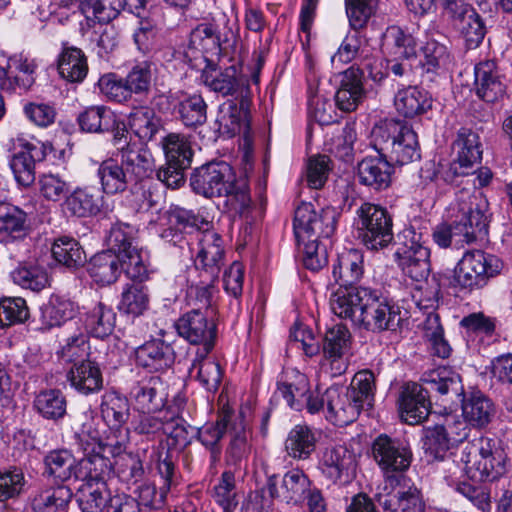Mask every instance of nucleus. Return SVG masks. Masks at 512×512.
<instances>
[{
  "mask_svg": "<svg viewBox=\"0 0 512 512\" xmlns=\"http://www.w3.org/2000/svg\"><path fill=\"white\" fill-rule=\"evenodd\" d=\"M330 308L339 318L373 333L395 331L401 321L399 308L369 287L338 289L331 295Z\"/></svg>",
  "mask_w": 512,
  "mask_h": 512,
  "instance_id": "f257e3e1",
  "label": "nucleus"
},
{
  "mask_svg": "<svg viewBox=\"0 0 512 512\" xmlns=\"http://www.w3.org/2000/svg\"><path fill=\"white\" fill-rule=\"evenodd\" d=\"M449 213V221L437 225L432 233L439 247L459 249L488 236L487 203L480 194L461 192Z\"/></svg>",
  "mask_w": 512,
  "mask_h": 512,
  "instance_id": "f03ea898",
  "label": "nucleus"
},
{
  "mask_svg": "<svg viewBox=\"0 0 512 512\" xmlns=\"http://www.w3.org/2000/svg\"><path fill=\"white\" fill-rule=\"evenodd\" d=\"M423 385L407 383L401 393V418L410 425L424 421L431 408L429 393H436L448 400L458 398L463 394L461 376L450 367H438L424 373Z\"/></svg>",
  "mask_w": 512,
  "mask_h": 512,
  "instance_id": "7ed1b4c3",
  "label": "nucleus"
},
{
  "mask_svg": "<svg viewBox=\"0 0 512 512\" xmlns=\"http://www.w3.org/2000/svg\"><path fill=\"white\" fill-rule=\"evenodd\" d=\"M237 35L228 19L223 17L212 23H201L190 33L185 58L194 68L202 63L214 67L221 57L232 58L236 50Z\"/></svg>",
  "mask_w": 512,
  "mask_h": 512,
  "instance_id": "20e7f679",
  "label": "nucleus"
},
{
  "mask_svg": "<svg viewBox=\"0 0 512 512\" xmlns=\"http://www.w3.org/2000/svg\"><path fill=\"white\" fill-rule=\"evenodd\" d=\"M375 389V375L370 370L357 372L347 388L332 386L326 389V418L338 426L352 423L361 410L373 406Z\"/></svg>",
  "mask_w": 512,
  "mask_h": 512,
  "instance_id": "39448f33",
  "label": "nucleus"
},
{
  "mask_svg": "<svg viewBox=\"0 0 512 512\" xmlns=\"http://www.w3.org/2000/svg\"><path fill=\"white\" fill-rule=\"evenodd\" d=\"M120 162L106 159L98 167L97 176L106 194H118L136 186L153 171L151 153L137 145L119 147Z\"/></svg>",
  "mask_w": 512,
  "mask_h": 512,
  "instance_id": "423d86ee",
  "label": "nucleus"
},
{
  "mask_svg": "<svg viewBox=\"0 0 512 512\" xmlns=\"http://www.w3.org/2000/svg\"><path fill=\"white\" fill-rule=\"evenodd\" d=\"M250 97L241 98L240 107L234 104L230 105L229 117L232 121H244L240 126V135L237 147V164L239 169V179H234L233 192L235 198L243 208L251 203L249 181L255 178L256 164V130L251 127L249 117Z\"/></svg>",
  "mask_w": 512,
  "mask_h": 512,
  "instance_id": "0eeeda50",
  "label": "nucleus"
},
{
  "mask_svg": "<svg viewBox=\"0 0 512 512\" xmlns=\"http://www.w3.org/2000/svg\"><path fill=\"white\" fill-rule=\"evenodd\" d=\"M370 144L394 164H409L421 157L416 132L399 120L385 119L374 125Z\"/></svg>",
  "mask_w": 512,
  "mask_h": 512,
  "instance_id": "6e6552de",
  "label": "nucleus"
},
{
  "mask_svg": "<svg viewBox=\"0 0 512 512\" xmlns=\"http://www.w3.org/2000/svg\"><path fill=\"white\" fill-rule=\"evenodd\" d=\"M507 454L500 441L489 437H480L468 442L461 460L472 480L494 481L506 472Z\"/></svg>",
  "mask_w": 512,
  "mask_h": 512,
  "instance_id": "1a4fd4ad",
  "label": "nucleus"
},
{
  "mask_svg": "<svg viewBox=\"0 0 512 512\" xmlns=\"http://www.w3.org/2000/svg\"><path fill=\"white\" fill-rule=\"evenodd\" d=\"M387 59L376 57L367 58L362 68L351 66L343 72L339 87L335 93L336 106L343 112H352L366 98L363 85L364 74L369 79L380 84L387 78Z\"/></svg>",
  "mask_w": 512,
  "mask_h": 512,
  "instance_id": "9d476101",
  "label": "nucleus"
},
{
  "mask_svg": "<svg viewBox=\"0 0 512 512\" xmlns=\"http://www.w3.org/2000/svg\"><path fill=\"white\" fill-rule=\"evenodd\" d=\"M502 268L503 262L493 254L482 250L466 251L454 269L451 286L459 292L471 294L483 289Z\"/></svg>",
  "mask_w": 512,
  "mask_h": 512,
  "instance_id": "9b49d317",
  "label": "nucleus"
},
{
  "mask_svg": "<svg viewBox=\"0 0 512 512\" xmlns=\"http://www.w3.org/2000/svg\"><path fill=\"white\" fill-rule=\"evenodd\" d=\"M353 225L361 243L371 251L388 247L393 239V220L386 208L365 202L356 210Z\"/></svg>",
  "mask_w": 512,
  "mask_h": 512,
  "instance_id": "f8f14e48",
  "label": "nucleus"
},
{
  "mask_svg": "<svg viewBox=\"0 0 512 512\" xmlns=\"http://www.w3.org/2000/svg\"><path fill=\"white\" fill-rule=\"evenodd\" d=\"M202 78L206 86H208L214 92L221 93L223 96L237 93L235 99L228 101L221 110V122L225 121L230 122L232 124L231 128H229L228 125L225 124V127L227 128V133H229L230 136L235 135L236 132H238V134L240 135V126L244 122L242 121V119L240 121H232V119L229 117L230 105L234 104L236 107H240L241 98L244 96L250 97L251 104L249 106V121L251 127H253V95L248 84L247 75L244 74L243 69L241 70V74L239 77H237V69L235 68V66H230L225 68L223 72H219L216 74L204 71Z\"/></svg>",
  "mask_w": 512,
  "mask_h": 512,
  "instance_id": "ddd939ff",
  "label": "nucleus"
},
{
  "mask_svg": "<svg viewBox=\"0 0 512 512\" xmlns=\"http://www.w3.org/2000/svg\"><path fill=\"white\" fill-rule=\"evenodd\" d=\"M155 457L157 471L164 482L160 487L159 494L154 485H141L138 488V498L136 499L139 503V507L144 506L150 509L160 508L164 503L167 492L178 484V451L169 444L163 443L155 449Z\"/></svg>",
  "mask_w": 512,
  "mask_h": 512,
  "instance_id": "4468645a",
  "label": "nucleus"
},
{
  "mask_svg": "<svg viewBox=\"0 0 512 512\" xmlns=\"http://www.w3.org/2000/svg\"><path fill=\"white\" fill-rule=\"evenodd\" d=\"M193 191L206 198L231 195L234 170L225 161H213L196 168L190 177Z\"/></svg>",
  "mask_w": 512,
  "mask_h": 512,
  "instance_id": "2eb2a0df",
  "label": "nucleus"
},
{
  "mask_svg": "<svg viewBox=\"0 0 512 512\" xmlns=\"http://www.w3.org/2000/svg\"><path fill=\"white\" fill-rule=\"evenodd\" d=\"M444 16L451 27L463 38L469 49L477 48L486 34L480 14L465 0H445Z\"/></svg>",
  "mask_w": 512,
  "mask_h": 512,
  "instance_id": "dca6fc26",
  "label": "nucleus"
},
{
  "mask_svg": "<svg viewBox=\"0 0 512 512\" xmlns=\"http://www.w3.org/2000/svg\"><path fill=\"white\" fill-rule=\"evenodd\" d=\"M336 229V214L330 208L316 211L309 202L299 203L294 210L293 230L296 241L312 237L329 238Z\"/></svg>",
  "mask_w": 512,
  "mask_h": 512,
  "instance_id": "f3484780",
  "label": "nucleus"
},
{
  "mask_svg": "<svg viewBox=\"0 0 512 512\" xmlns=\"http://www.w3.org/2000/svg\"><path fill=\"white\" fill-rule=\"evenodd\" d=\"M383 47L386 48L387 76L391 72L395 77H408L411 73V65L405 61L415 58L417 55V42L415 38L406 33L399 26H389L383 34Z\"/></svg>",
  "mask_w": 512,
  "mask_h": 512,
  "instance_id": "a211bd4d",
  "label": "nucleus"
},
{
  "mask_svg": "<svg viewBox=\"0 0 512 512\" xmlns=\"http://www.w3.org/2000/svg\"><path fill=\"white\" fill-rule=\"evenodd\" d=\"M213 316L201 309H191L176 321L178 335L191 344L202 345L200 350L208 354L213 349L216 338Z\"/></svg>",
  "mask_w": 512,
  "mask_h": 512,
  "instance_id": "6ab92c4d",
  "label": "nucleus"
},
{
  "mask_svg": "<svg viewBox=\"0 0 512 512\" xmlns=\"http://www.w3.org/2000/svg\"><path fill=\"white\" fill-rule=\"evenodd\" d=\"M463 426V421L455 416H447L442 424L425 429L423 449L429 461L445 460L453 443L466 438L465 433L454 431L453 428Z\"/></svg>",
  "mask_w": 512,
  "mask_h": 512,
  "instance_id": "aec40b11",
  "label": "nucleus"
},
{
  "mask_svg": "<svg viewBox=\"0 0 512 512\" xmlns=\"http://www.w3.org/2000/svg\"><path fill=\"white\" fill-rule=\"evenodd\" d=\"M372 457L383 473H403L411 464L412 452L399 439L381 434L372 443Z\"/></svg>",
  "mask_w": 512,
  "mask_h": 512,
  "instance_id": "412c9836",
  "label": "nucleus"
},
{
  "mask_svg": "<svg viewBox=\"0 0 512 512\" xmlns=\"http://www.w3.org/2000/svg\"><path fill=\"white\" fill-rule=\"evenodd\" d=\"M456 159L446 172V180L453 177L468 175L469 169L482 159V149L479 135L470 128H460L453 142Z\"/></svg>",
  "mask_w": 512,
  "mask_h": 512,
  "instance_id": "4be33fe9",
  "label": "nucleus"
},
{
  "mask_svg": "<svg viewBox=\"0 0 512 512\" xmlns=\"http://www.w3.org/2000/svg\"><path fill=\"white\" fill-rule=\"evenodd\" d=\"M351 345V333L342 324L328 329L323 339V365L333 377L344 374L348 368L346 354Z\"/></svg>",
  "mask_w": 512,
  "mask_h": 512,
  "instance_id": "5701e85b",
  "label": "nucleus"
},
{
  "mask_svg": "<svg viewBox=\"0 0 512 512\" xmlns=\"http://www.w3.org/2000/svg\"><path fill=\"white\" fill-rule=\"evenodd\" d=\"M199 251L196 255L195 266L214 282L225 261V248L222 236L214 230L206 229L198 233Z\"/></svg>",
  "mask_w": 512,
  "mask_h": 512,
  "instance_id": "b1692460",
  "label": "nucleus"
},
{
  "mask_svg": "<svg viewBox=\"0 0 512 512\" xmlns=\"http://www.w3.org/2000/svg\"><path fill=\"white\" fill-rule=\"evenodd\" d=\"M355 455L346 446L326 447L320 455L318 468L333 484L346 483L355 471Z\"/></svg>",
  "mask_w": 512,
  "mask_h": 512,
  "instance_id": "393cba45",
  "label": "nucleus"
},
{
  "mask_svg": "<svg viewBox=\"0 0 512 512\" xmlns=\"http://www.w3.org/2000/svg\"><path fill=\"white\" fill-rule=\"evenodd\" d=\"M76 435L85 452V456L76 465L77 479L86 483L106 482V477L112 470L111 461L106 455L100 453L93 443L85 440V425Z\"/></svg>",
  "mask_w": 512,
  "mask_h": 512,
  "instance_id": "a878e982",
  "label": "nucleus"
},
{
  "mask_svg": "<svg viewBox=\"0 0 512 512\" xmlns=\"http://www.w3.org/2000/svg\"><path fill=\"white\" fill-rule=\"evenodd\" d=\"M396 261L402 272L413 281L427 280L430 271V250L412 239L410 244H404L395 252Z\"/></svg>",
  "mask_w": 512,
  "mask_h": 512,
  "instance_id": "bb28decb",
  "label": "nucleus"
},
{
  "mask_svg": "<svg viewBox=\"0 0 512 512\" xmlns=\"http://www.w3.org/2000/svg\"><path fill=\"white\" fill-rule=\"evenodd\" d=\"M23 150L14 154L10 160V167L17 183L23 187L31 186L35 181V164L46 157L43 144L40 142H25L21 144Z\"/></svg>",
  "mask_w": 512,
  "mask_h": 512,
  "instance_id": "cd10ccee",
  "label": "nucleus"
},
{
  "mask_svg": "<svg viewBox=\"0 0 512 512\" xmlns=\"http://www.w3.org/2000/svg\"><path fill=\"white\" fill-rule=\"evenodd\" d=\"M138 365L151 371H161L171 367L175 352L171 344L162 339H151L135 350Z\"/></svg>",
  "mask_w": 512,
  "mask_h": 512,
  "instance_id": "c85d7f7f",
  "label": "nucleus"
},
{
  "mask_svg": "<svg viewBox=\"0 0 512 512\" xmlns=\"http://www.w3.org/2000/svg\"><path fill=\"white\" fill-rule=\"evenodd\" d=\"M392 162L383 155L366 157L358 164L359 182L373 190L381 191L390 186Z\"/></svg>",
  "mask_w": 512,
  "mask_h": 512,
  "instance_id": "c756f323",
  "label": "nucleus"
},
{
  "mask_svg": "<svg viewBox=\"0 0 512 512\" xmlns=\"http://www.w3.org/2000/svg\"><path fill=\"white\" fill-rule=\"evenodd\" d=\"M456 398L451 400L454 402ZM461 401L462 414L467 423L473 427L484 428L493 419L496 410L493 402L480 391H474L457 398Z\"/></svg>",
  "mask_w": 512,
  "mask_h": 512,
  "instance_id": "7c9ffc66",
  "label": "nucleus"
},
{
  "mask_svg": "<svg viewBox=\"0 0 512 512\" xmlns=\"http://www.w3.org/2000/svg\"><path fill=\"white\" fill-rule=\"evenodd\" d=\"M475 86L477 95L486 102H495L504 95L506 85L494 61L476 65Z\"/></svg>",
  "mask_w": 512,
  "mask_h": 512,
  "instance_id": "2f4dec72",
  "label": "nucleus"
},
{
  "mask_svg": "<svg viewBox=\"0 0 512 512\" xmlns=\"http://www.w3.org/2000/svg\"><path fill=\"white\" fill-rule=\"evenodd\" d=\"M72 491L65 485L37 486L29 497L34 512H58L72 499Z\"/></svg>",
  "mask_w": 512,
  "mask_h": 512,
  "instance_id": "473e14b6",
  "label": "nucleus"
},
{
  "mask_svg": "<svg viewBox=\"0 0 512 512\" xmlns=\"http://www.w3.org/2000/svg\"><path fill=\"white\" fill-rule=\"evenodd\" d=\"M165 385L159 376H151L140 381L131 394L137 407L143 413L160 411L166 401Z\"/></svg>",
  "mask_w": 512,
  "mask_h": 512,
  "instance_id": "72a5a7b5",
  "label": "nucleus"
},
{
  "mask_svg": "<svg viewBox=\"0 0 512 512\" xmlns=\"http://www.w3.org/2000/svg\"><path fill=\"white\" fill-rule=\"evenodd\" d=\"M103 197L96 189L89 187H77L63 202V209L70 216L87 218L97 215L102 209Z\"/></svg>",
  "mask_w": 512,
  "mask_h": 512,
  "instance_id": "f704fd0d",
  "label": "nucleus"
},
{
  "mask_svg": "<svg viewBox=\"0 0 512 512\" xmlns=\"http://www.w3.org/2000/svg\"><path fill=\"white\" fill-rule=\"evenodd\" d=\"M84 309L80 319L88 334L96 338H105L112 334L116 323V313L112 307L97 302Z\"/></svg>",
  "mask_w": 512,
  "mask_h": 512,
  "instance_id": "c9c22d12",
  "label": "nucleus"
},
{
  "mask_svg": "<svg viewBox=\"0 0 512 512\" xmlns=\"http://www.w3.org/2000/svg\"><path fill=\"white\" fill-rule=\"evenodd\" d=\"M364 274V256L357 249H349L339 254L333 267V276L339 289L354 288Z\"/></svg>",
  "mask_w": 512,
  "mask_h": 512,
  "instance_id": "e433bc0d",
  "label": "nucleus"
},
{
  "mask_svg": "<svg viewBox=\"0 0 512 512\" xmlns=\"http://www.w3.org/2000/svg\"><path fill=\"white\" fill-rule=\"evenodd\" d=\"M233 412L229 408L223 409L213 423H207L196 429L198 440L211 450V460L216 462L220 456L219 441L223 438L234 422Z\"/></svg>",
  "mask_w": 512,
  "mask_h": 512,
  "instance_id": "4c0bfd02",
  "label": "nucleus"
},
{
  "mask_svg": "<svg viewBox=\"0 0 512 512\" xmlns=\"http://www.w3.org/2000/svg\"><path fill=\"white\" fill-rule=\"evenodd\" d=\"M67 377L71 386L85 395L98 392L103 386L100 368L90 359L75 363L70 368Z\"/></svg>",
  "mask_w": 512,
  "mask_h": 512,
  "instance_id": "58836bf2",
  "label": "nucleus"
},
{
  "mask_svg": "<svg viewBox=\"0 0 512 512\" xmlns=\"http://www.w3.org/2000/svg\"><path fill=\"white\" fill-rule=\"evenodd\" d=\"M394 104L399 114L406 118H413L430 110L432 99L425 90L409 86L397 92Z\"/></svg>",
  "mask_w": 512,
  "mask_h": 512,
  "instance_id": "ea45409f",
  "label": "nucleus"
},
{
  "mask_svg": "<svg viewBox=\"0 0 512 512\" xmlns=\"http://www.w3.org/2000/svg\"><path fill=\"white\" fill-rule=\"evenodd\" d=\"M123 268L120 257L112 251H102L94 255L89 262L90 277L100 285H110L120 276Z\"/></svg>",
  "mask_w": 512,
  "mask_h": 512,
  "instance_id": "a19ab883",
  "label": "nucleus"
},
{
  "mask_svg": "<svg viewBox=\"0 0 512 512\" xmlns=\"http://www.w3.org/2000/svg\"><path fill=\"white\" fill-rule=\"evenodd\" d=\"M161 146L166 161L174 166L191 167L194 151L187 135L170 132L162 138Z\"/></svg>",
  "mask_w": 512,
  "mask_h": 512,
  "instance_id": "79ce46f5",
  "label": "nucleus"
},
{
  "mask_svg": "<svg viewBox=\"0 0 512 512\" xmlns=\"http://www.w3.org/2000/svg\"><path fill=\"white\" fill-rule=\"evenodd\" d=\"M111 496L106 482H85L77 492V502L82 512H106Z\"/></svg>",
  "mask_w": 512,
  "mask_h": 512,
  "instance_id": "37998d69",
  "label": "nucleus"
},
{
  "mask_svg": "<svg viewBox=\"0 0 512 512\" xmlns=\"http://www.w3.org/2000/svg\"><path fill=\"white\" fill-rule=\"evenodd\" d=\"M26 214L18 207L0 203V241L10 242L26 235Z\"/></svg>",
  "mask_w": 512,
  "mask_h": 512,
  "instance_id": "c03bdc74",
  "label": "nucleus"
},
{
  "mask_svg": "<svg viewBox=\"0 0 512 512\" xmlns=\"http://www.w3.org/2000/svg\"><path fill=\"white\" fill-rule=\"evenodd\" d=\"M317 438L307 425H296L288 433L285 449L288 455L297 460L310 458L316 449Z\"/></svg>",
  "mask_w": 512,
  "mask_h": 512,
  "instance_id": "a18cd8bd",
  "label": "nucleus"
},
{
  "mask_svg": "<svg viewBox=\"0 0 512 512\" xmlns=\"http://www.w3.org/2000/svg\"><path fill=\"white\" fill-rule=\"evenodd\" d=\"M129 126L132 132L143 142L151 141L163 128L161 118L148 106H141L130 113Z\"/></svg>",
  "mask_w": 512,
  "mask_h": 512,
  "instance_id": "49530a36",
  "label": "nucleus"
},
{
  "mask_svg": "<svg viewBox=\"0 0 512 512\" xmlns=\"http://www.w3.org/2000/svg\"><path fill=\"white\" fill-rule=\"evenodd\" d=\"M58 71L69 82H81L87 75V58L77 47L63 48L58 59Z\"/></svg>",
  "mask_w": 512,
  "mask_h": 512,
  "instance_id": "de8ad7c7",
  "label": "nucleus"
},
{
  "mask_svg": "<svg viewBox=\"0 0 512 512\" xmlns=\"http://www.w3.org/2000/svg\"><path fill=\"white\" fill-rule=\"evenodd\" d=\"M100 411L108 426L120 428L128 421L130 416L128 399L116 392H106L102 396Z\"/></svg>",
  "mask_w": 512,
  "mask_h": 512,
  "instance_id": "09e8293b",
  "label": "nucleus"
},
{
  "mask_svg": "<svg viewBox=\"0 0 512 512\" xmlns=\"http://www.w3.org/2000/svg\"><path fill=\"white\" fill-rule=\"evenodd\" d=\"M203 350L197 351L190 373L195 374L201 385L210 392H216L222 380V370L214 359L207 356Z\"/></svg>",
  "mask_w": 512,
  "mask_h": 512,
  "instance_id": "8fccbe9b",
  "label": "nucleus"
},
{
  "mask_svg": "<svg viewBox=\"0 0 512 512\" xmlns=\"http://www.w3.org/2000/svg\"><path fill=\"white\" fill-rule=\"evenodd\" d=\"M45 472L55 479L64 482L72 477L77 479V462L72 453L66 449L50 451L44 457Z\"/></svg>",
  "mask_w": 512,
  "mask_h": 512,
  "instance_id": "3c124183",
  "label": "nucleus"
},
{
  "mask_svg": "<svg viewBox=\"0 0 512 512\" xmlns=\"http://www.w3.org/2000/svg\"><path fill=\"white\" fill-rule=\"evenodd\" d=\"M78 123L85 132H108L115 125V113L106 106H92L78 116Z\"/></svg>",
  "mask_w": 512,
  "mask_h": 512,
  "instance_id": "603ef678",
  "label": "nucleus"
},
{
  "mask_svg": "<svg viewBox=\"0 0 512 512\" xmlns=\"http://www.w3.org/2000/svg\"><path fill=\"white\" fill-rule=\"evenodd\" d=\"M54 259L67 268H78L86 262V255L77 240L70 237L58 238L52 246Z\"/></svg>",
  "mask_w": 512,
  "mask_h": 512,
  "instance_id": "864d4df0",
  "label": "nucleus"
},
{
  "mask_svg": "<svg viewBox=\"0 0 512 512\" xmlns=\"http://www.w3.org/2000/svg\"><path fill=\"white\" fill-rule=\"evenodd\" d=\"M41 311L43 323L47 327H54L72 319L76 312V306L63 296L52 295Z\"/></svg>",
  "mask_w": 512,
  "mask_h": 512,
  "instance_id": "5fc2aeb1",
  "label": "nucleus"
},
{
  "mask_svg": "<svg viewBox=\"0 0 512 512\" xmlns=\"http://www.w3.org/2000/svg\"><path fill=\"white\" fill-rule=\"evenodd\" d=\"M136 229L127 223H115L112 225L107 237L109 249L120 258L137 249L135 245Z\"/></svg>",
  "mask_w": 512,
  "mask_h": 512,
  "instance_id": "6e6d98bb",
  "label": "nucleus"
},
{
  "mask_svg": "<svg viewBox=\"0 0 512 512\" xmlns=\"http://www.w3.org/2000/svg\"><path fill=\"white\" fill-rule=\"evenodd\" d=\"M149 306V294L147 288L140 282L127 285L121 294L119 310L127 314L139 316Z\"/></svg>",
  "mask_w": 512,
  "mask_h": 512,
  "instance_id": "4d7b16f0",
  "label": "nucleus"
},
{
  "mask_svg": "<svg viewBox=\"0 0 512 512\" xmlns=\"http://www.w3.org/2000/svg\"><path fill=\"white\" fill-rule=\"evenodd\" d=\"M311 481L301 470L293 469L282 477V498L286 502H299L311 488Z\"/></svg>",
  "mask_w": 512,
  "mask_h": 512,
  "instance_id": "13d9d810",
  "label": "nucleus"
},
{
  "mask_svg": "<svg viewBox=\"0 0 512 512\" xmlns=\"http://www.w3.org/2000/svg\"><path fill=\"white\" fill-rule=\"evenodd\" d=\"M230 431L232 433V440L228 453L234 462H237L250 452L248 437L252 436L251 430H246L245 411L243 408L240 409L238 416L235 417Z\"/></svg>",
  "mask_w": 512,
  "mask_h": 512,
  "instance_id": "bf43d9fd",
  "label": "nucleus"
},
{
  "mask_svg": "<svg viewBox=\"0 0 512 512\" xmlns=\"http://www.w3.org/2000/svg\"><path fill=\"white\" fill-rule=\"evenodd\" d=\"M178 113L186 127L203 125L207 119V104L200 95H192L179 103Z\"/></svg>",
  "mask_w": 512,
  "mask_h": 512,
  "instance_id": "052dcab7",
  "label": "nucleus"
},
{
  "mask_svg": "<svg viewBox=\"0 0 512 512\" xmlns=\"http://www.w3.org/2000/svg\"><path fill=\"white\" fill-rule=\"evenodd\" d=\"M284 378L278 382V391L291 408L299 410L296 398L305 396L308 387L306 376L292 370L285 372Z\"/></svg>",
  "mask_w": 512,
  "mask_h": 512,
  "instance_id": "680f3d73",
  "label": "nucleus"
},
{
  "mask_svg": "<svg viewBox=\"0 0 512 512\" xmlns=\"http://www.w3.org/2000/svg\"><path fill=\"white\" fill-rule=\"evenodd\" d=\"M124 7V0H86L82 9L88 19H95L99 23H110Z\"/></svg>",
  "mask_w": 512,
  "mask_h": 512,
  "instance_id": "e2e57ef3",
  "label": "nucleus"
},
{
  "mask_svg": "<svg viewBox=\"0 0 512 512\" xmlns=\"http://www.w3.org/2000/svg\"><path fill=\"white\" fill-rule=\"evenodd\" d=\"M35 407L44 418L57 420L66 413V400L59 390H47L36 397Z\"/></svg>",
  "mask_w": 512,
  "mask_h": 512,
  "instance_id": "0e129e2a",
  "label": "nucleus"
},
{
  "mask_svg": "<svg viewBox=\"0 0 512 512\" xmlns=\"http://www.w3.org/2000/svg\"><path fill=\"white\" fill-rule=\"evenodd\" d=\"M11 277L15 284L35 292L45 288L48 283L46 271L37 265H21L12 271Z\"/></svg>",
  "mask_w": 512,
  "mask_h": 512,
  "instance_id": "69168bd1",
  "label": "nucleus"
},
{
  "mask_svg": "<svg viewBox=\"0 0 512 512\" xmlns=\"http://www.w3.org/2000/svg\"><path fill=\"white\" fill-rule=\"evenodd\" d=\"M124 79L131 95L148 94L153 79L152 63L148 61L137 63Z\"/></svg>",
  "mask_w": 512,
  "mask_h": 512,
  "instance_id": "338daca9",
  "label": "nucleus"
},
{
  "mask_svg": "<svg viewBox=\"0 0 512 512\" xmlns=\"http://www.w3.org/2000/svg\"><path fill=\"white\" fill-rule=\"evenodd\" d=\"M421 52L423 55L421 64L426 72H437L450 62V53L447 47L436 40H428L421 48Z\"/></svg>",
  "mask_w": 512,
  "mask_h": 512,
  "instance_id": "774afa93",
  "label": "nucleus"
}]
</instances>
